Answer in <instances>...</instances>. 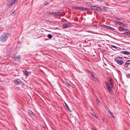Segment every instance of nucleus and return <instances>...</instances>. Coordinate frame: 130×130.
<instances>
[{"label": "nucleus", "instance_id": "49530a36", "mask_svg": "<svg viewBox=\"0 0 130 130\" xmlns=\"http://www.w3.org/2000/svg\"><path fill=\"white\" fill-rule=\"evenodd\" d=\"M57 34H59V35H60V34H59V33H57Z\"/></svg>", "mask_w": 130, "mask_h": 130}, {"label": "nucleus", "instance_id": "ddd939ff", "mask_svg": "<svg viewBox=\"0 0 130 130\" xmlns=\"http://www.w3.org/2000/svg\"><path fill=\"white\" fill-rule=\"evenodd\" d=\"M48 13L49 14L51 15H53L55 16V15H56L55 12H49Z\"/></svg>", "mask_w": 130, "mask_h": 130}, {"label": "nucleus", "instance_id": "79ce46f5", "mask_svg": "<svg viewBox=\"0 0 130 130\" xmlns=\"http://www.w3.org/2000/svg\"><path fill=\"white\" fill-rule=\"evenodd\" d=\"M20 83H21V84H22V85H24V83H23V82H22L21 81V82Z\"/></svg>", "mask_w": 130, "mask_h": 130}, {"label": "nucleus", "instance_id": "a18cd8bd", "mask_svg": "<svg viewBox=\"0 0 130 130\" xmlns=\"http://www.w3.org/2000/svg\"><path fill=\"white\" fill-rule=\"evenodd\" d=\"M93 130H96V129H95V128H93Z\"/></svg>", "mask_w": 130, "mask_h": 130}, {"label": "nucleus", "instance_id": "5701e85b", "mask_svg": "<svg viewBox=\"0 0 130 130\" xmlns=\"http://www.w3.org/2000/svg\"><path fill=\"white\" fill-rule=\"evenodd\" d=\"M96 100V101L97 102L98 104V105H100L101 104V103L99 101V99H97Z\"/></svg>", "mask_w": 130, "mask_h": 130}, {"label": "nucleus", "instance_id": "4468645a", "mask_svg": "<svg viewBox=\"0 0 130 130\" xmlns=\"http://www.w3.org/2000/svg\"><path fill=\"white\" fill-rule=\"evenodd\" d=\"M96 9V10L98 11H102V9L101 8L97 6Z\"/></svg>", "mask_w": 130, "mask_h": 130}, {"label": "nucleus", "instance_id": "7c9ffc66", "mask_svg": "<svg viewBox=\"0 0 130 130\" xmlns=\"http://www.w3.org/2000/svg\"><path fill=\"white\" fill-rule=\"evenodd\" d=\"M90 73H91V76L92 77H95L94 75L93 74V73L92 72H91Z\"/></svg>", "mask_w": 130, "mask_h": 130}, {"label": "nucleus", "instance_id": "72a5a7b5", "mask_svg": "<svg viewBox=\"0 0 130 130\" xmlns=\"http://www.w3.org/2000/svg\"><path fill=\"white\" fill-rule=\"evenodd\" d=\"M116 58L118 59H123L122 57H117Z\"/></svg>", "mask_w": 130, "mask_h": 130}, {"label": "nucleus", "instance_id": "6e6552de", "mask_svg": "<svg viewBox=\"0 0 130 130\" xmlns=\"http://www.w3.org/2000/svg\"><path fill=\"white\" fill-rule=\"evenodd\" d=\"M120 53L126 55H130V52L127 51H122L120 52Z\"/></svg>", "mask_w": 130, "mask_h": 130}, {"label": "nucleus", "instance_id": "bb28decb", "mask_svg": "<svg viewBox=\"0 0 130 130\" xmlns=\"http://www.w3.org/2000/svg\"><path fill=\"white\" fill-rule=\"evenodd\" d=\"M65 83H66V84L68 87H69L70 86V85L68 82H65Z\"/></svg>", "mask_w": 130, "mask_h": 130}, {"label": "nucleus", "instance_id": "393cba45", "mask_svg": "<svg viewBox=\"0 0 130 130\" xmlns=\"http://www.w3.org/2000/svg\"><path fill=\"white\" fill-rule=\"evenodd\" d=\"M126 77L128 78H130V74L129 73H127L126 74Z\"/></svg>", "mask_w": 130, "mask_h": 130}, {"label": "nucleus", "instance_id": "a211bd4d", "mask_svg": "<svg viewBox=\"0 0 130 130\" xmlns=\"http://www.w3.org/2000/svg\"><path fill=\"white\" fill-rule=\"evenodd\" d=\"M52 35L50 34H48L47 35V37L49 39H50L52 37Z\"/></svg>", "mask_w": 130, "mask_h": 130}, {"label": "nucleus", "instance_id": "9b49d317", "mask_svg": "<svg viewBox=\"0 0 130 130\" xmlns=\"http://www.w3.org/2000/svg\"><path fill=\"white\" fill-rule=\"evenodd\" d=\"M97 6H93L91 7V9L93 10H96Z\"/></svg>", "mask_w": 130, "mask_h": 130}, {"label": "nucleus", "instance_id": "423d86ee", "mask_svg": "<svg viewBox=\"0 0 130 130\" xmlns=\"http://www.w3.org/2000/svg\"><path fill=\"white\" fill-rule=\"evenodd\" d=\"M18 0H14L11 3H9L10 1H9V3L8 4V6H9V7H11L12 5L16 3L17 2Z\"/></svg>", "mask_w": 130, "mask_h": 130}, {"label": "nucleus", "instance_id": "39448f33", "mask_svg": "<svg viewBox=\"0 0 130 130\" xmlns=\"http://www.w3.org/2000/svg\"><path fill=\"white\" fill-rule=\"evenodd\" d=\"M21 58L20 55L14 56V59L15 61H18Z\"/></svg>", "mask_w": 130, "mask_h": 130}, {"label": "nucleus", "instance_id": "a878e982", "mask_svg": "<svg viewBox=\"0 0 130 130\" xmlns=\"http://www.w3.org/2000/svg\"><path fill=\"white\" fill-rule=\"evenodd\" d=\"M29 112L31 114V115H32L33 116H34V113H33V112H32V111L31 110H29Z\"/></svg>", "mask_w": 130, "mask_h": 130}, {"label": "nucleus", "instance_id": "de8ad7c7", "mask_svg": "<svg viewBox=\"0 0 130 130\" xmlns=\"http://www.w3.org/2000/svg\"><path fill=\"white\" fill-rule=\"evenodd\" d=\"M14 12H12V13H14Z\"/></svg>", "mask_w": 130, "mask_h": 130}, {"label": "nucleus", "instance_id": "c756f323", "mask_svg": "<svg viewBox=\"0 0 130 130\" xmlns=\"http://www.w3.org/2000/svg\"><path fill=\"white\" fill-rule=\"evenodd\" d=\"M127 34H128L129 35H130V31H128V32H125L124 33V34L125 35H127Z\"/></svg>", "mask_w": 130, "mask_h": 130}, {"label": "nucleus", "instance_id": "ea45409f", "mask_svg": "<svg viewBox=\"0 0 130 130\" xmlns=\"http://www.w3.org/2000/svg\"><path fill=\"white\" fill-rule=\"evenodd\" d=\"M96 1H99V2H103V0H96Z\"/></svg>", "mask_w": 130, "mask_h": 130}, {"label": "nucleus", "instance_id": "58836bf2", "mask_svg": "<svg viewBox=\"0 0 130 130\" xmlns=\"http://www.w3.org/2000/svg\"><path fill=\"white\" fill-rule=\"evenodd\" d=\"M97 26V24H94L92 25L93 27H96Z\"/></svg>", "mask_w": 130, "mask_h": 130}, {"label": "nucleus", "instance_id": "20e7f679", "mask_svg": "<svg viewBox=\"0 0 130 130\" xmlns=\"http://www.w3.org/2000/svg\"><path fill=\"white\" fill-rule=\"evenodd\" d=\"M14 83L16 85H19L21 82V80L18 78L15 79L14 80Z\"/></svg>", "mask_w": 130, "mask_h": 130}, {"label": "nucleus", "instance_id": "7ed1b4c3", "mask_svg": "<svg viewBox=\"0 0 130 130\" xmlns=\"http://www.w3.org/2000/svg\"><path fill=\"white\" fill-rule=\"evenodd\" d=\"M115 61H116L118 64L120 65H122L124 63V62L123 60L117 58H116L115 59Z\"/></svg>", "mask_w": 130, "mask_h": 130}, {"label": "nucleus", "instance_id": "09e8293b", "mask_svg": "<svg viewBox=\"0 0 130 130\" xmlns=\"http://www.w3.org/2000/svg\"><path fill=\"white\" fill-rule=\"evenodd\" d=\"M1 58V57H0V59Z\"/></svg>", "mask_w": 130, "mask_h": 130}, {"label": "nucleus", "instance_id": "cd10ccee", "mask_svg": "<svg viewBox=\"0 0 130 130\" xmlns=\"http://www.w3.org/2000/svg\"><path fill=\"white\" fill-rule=\"evenodd\" d=\"M111 47H113V48H114L115 49H117V47L115 45H112L111 46Z\"/></svg>", "mask_w": 130, "mask_h": 130}, {"label": "nucleus", "instance_id": "1a4fd4ad", "mask_svg": "<svg viewBox=\"0 0 130 130\" xmlns=\"http://www.w3.org/2000/svg\"><path fill=\"white\" fill-rule=\"evenodd\" d=\"M120 29H122V31H126L128 32L129 30L128 29H127L126 28H124L122 27H120L119 28V30H120Z\"/></svg>", "mask_w": 130, "mask_h": 130}, {"label": "nucleus", "instance_id": "6ab92c4d", "mask_svg": "<svg viewBox=\"0 0 130 130\" xmlns=\"http://www.w3.org/2000/svg\"><path fill=\"white\" fill-rule=\"evenodd\" d=\"M68 25L67 24H64L63 25L62 27L63 28H66L67 27H68Z\"/></svg>", "mask_w": 130, "mask_h": 130}, {"label": "nucleus", "instance_id": "b1692460", "mask_svg": "<svg viewBox=\"0 0 130 130\" xmlns=\"http://www.w3.org/2000/svg\"><path fill=\"white\" fill-rule=\"evenodd\" d=\"M124 66L125 67H128V65L127 64V62H126L125 63H124Z\"/></svg>", "mask_w": 130, "mask_h": 130}, {"label": "nucleus", "instance_id": "f03ea898", "mask_svg": "<svg viewBox=\"0 0 130 130\" xmlns=\"http://www.w3.org/2000/svg\"><path fill=\"white\" fill-rule=\"evenodd\" d=\"M101 27L103 29H110L112 30H114L115 29L112 27L109 26H107L104 25H101Z\"/></svg>", "mask_w": 130, "mask_h": 130}, {"label": "nucleus", "instance_id": "f704fd0d", "mask_svg": "<svg viewBox=\"0 0 130 130\" xmlns=\"http://www.w3.org/2000/svg\"><path fill=\"white\" fill-rule=\"evenodd\" d=\"M115 19L116 20H121V19L118 18H115Z\"/></svg>", "mask_w": 130, "mask_h": 130}, {"label": "nucleus", "instance_id": "c9c22d12", "mask_svg": "<svg viewBox=\"0 0 130 130\" xmlns=\"http://www.w3.org/2000/svg\"><path fill=\"white\" fill-rule=\"evenodd\" d=\"M105 83L106 84V85L108 87V86H109V85L108 83H107L106 82H105Z\"/></svg>", "mask_w": 130, "mask_h": 130}, {"label": "nucleus", "instance_id": "dca6fc26", "mask_svg": "<svg viewBox=\"0 0 130 130\" xmlns=\"http://www.w3.org/2000/svg\"><path fill=\"white\" fill-rule=\"evenodd\" d=\"M64 103L65 105V106L67 107L68 108V110L69 111H70V112H71V111L70 110V108H69V107H68V105H67V104H66V103L65 102H64Z\"/></svg>", "mask_w": 130, "mask_h": 130}, {"label": "nucleus", "instance_id": "a19ab883", "mask_svg": "<svg viewBox=\"0 0 130 130\" xmlns=\"http://www.w3.org/2000/svg\"><path fill=\"white\" fill-rule=\"evenodd\" d=\"M94 116L96 118H98V117L97 116H96V114H95V115H94Z\"/></svg>", "mask_w": 130, "mask_h": 130}, {"label": "nucleus", "instance_id": "aec40b11", "mask_svg": "<svg viewBox=\"0 0 130 130\" xmlns=\"http://www.w3.org/2000/svg\"><path fill=\"white\" fill-rule=\"evenodd\" d=\"M109 81L110 82V85H113V82L112 81V80L111 78H110Z\"/></svg>", "mask_w": 130, "mask_h": 130}, {"label": "nucleus", "instance_id": "c03bdc74", "mask_svg": "<svg viewBox=\"0 0 130 130\" xmlns=\"http://www.w3.org/2000/svg\"><path fill=\"white\" fill-rule=\"evenodd\" d=\"M112 115V117L113 118H114L115 117L114 115Z\"/></svg>", "mask_w": 130, "mask_h": 130}, {"label": "nucleus", "instance_id": "4be33fe9", "mask_svg": "<svg viewBox=\"0 0 130 130\" xmlns=\"http://www.w3.org/2000/svg\"><path fill=\"white\" fill-rule=\"evenodd\" d=\"M113 85H110V84L109 85L108 87H108H109L110 89H111L113 88Z\"/></svg>", "mask_w": 130, "mask_h": 130}, {"label": "nucleus", "instance_id": "473e14b6", "mask_svg": "<svg viewBox=\"0 0 130 130\" xmlns=\"http://www.w3.org/2000/svg\"><path fill=\"white\" fill-rule=\"evenodd\" d=\"M108 113L110 115H112V113L110 110L108 111Z\"/></svg>", "mask_w": 130, "mask_h": 130}, {"label": "nucleus", "instance_id": "9d476101", "mask_svg": "<svg viewBox=\"0 0 130 130\" xmlns=\"http://www.w3.org/2000/svg\"><path fill=\"white\" fill-rule=\"evenodd\" d=\"M117 23H118V24L123 26L125 27V24H124L123 23L121 22H117Z\"/></svg>", "mask_w": 130, "mask_h": 130}, {"label": "nucleus", "instance_id": "f8f14e48", "mask_svg": "<svg viewBox=\"0 0 130 130\" xmlns=\"http://www.w3.org/2000/svg\"><path fill=\"white\" fill-rule=\"evenodd\" d=\"M108 91L109 93L111 94H113V91L111 89H110L109 87H108Z\"/></svg>", "mask_w": 130, "mask_h": 130}, {"label": "nucleus", "instance_id": "f257e3e1", "mask_svg": "<svg viewBox=\"0 0 130 130\" xmlns=\"http://www.w3.org/2000/svg\"><path fill=\"white\" fill-rule=\"evenodd\" d=\"M9 35L7 34L4 33L0 38V41L4 42L9 37Z\"/></svg>", "mask_w": 130, "mask_h": 130}, {"label": "nucleus", "instance_id": "0eeeda50", "mask_svg": "<svg viewBox=\"0 0 130 130\" xmlns=\"http://www.w3.org/2000/svg\"><path fill=\"white\" fill-rule=\"evenodd\" d=\"M79 10L80 11H88L89 10V9L87 8L81 7H79Z\"/></svg>", "mask_w": 130, "mask_h": 130}, {"label": "nucleus", "instance_id": "4c0bfd02", "mask_svg": "<svg viewBox=\"0 0 130 130\" xmlns=\"http://www.w3.org/2000/svg\"><path fill=\"white\" fill-rule=\"evenodd\" d=\"M49 3L48 2H47L46 3H45L44 4V5H49Z\"/></svg>", "mask_w": 130, "mask_h": 130}, {"label": "nucleus", "instance_id": "37998d69", "mask_svg": "<svg viewBox=\"0 0 130 130\" xmlns=\"http://www.w3.org/2000/svg\"><path fill=\"white\" fill-rule=\"evenodd\" d=\"M68 24H71V23L70 22H68Z\"/></svg>", "mask_w": 130, "mask_h": 130}, {"label": "nucleus", "instance_id": "c85d7f7f", "mask_svg": "<svg viewBox=\"0 0 130 130\" xmlns=\"http://www.w3.org/2000/svg\"><path fill=\"white\" fill-rule=\"evenodd\" d=\"M74 9L76 10H79V7H74Z\"/></svg>", "mask_w": 130, "mask_h": 130}, {"label": "nucleus", "instance_id": "f3484780", "mask_svg": "<svg viewBox=\"0 0 130 130\" xmlns=\"http://www.w3.org/2000/svg\"><path fill=\"white\" fill-rule=\"evenodd\" d=\"M25 72H24V75L26 76H28V71H27L26 70H25Z\"/></svg>", "mask_w": 130, "mask_h": 130}, {"label": "nucleus", "instance_id": "412c9836", "mask_svg": "<svg viewBox=\"0 0 130 130\" xmlns=\"http://www.w3.org/2000/svg\"><path fill=\"white\" fill-rule=\"evenodd\" d=\"M103 8L104 10H105V11H107L108 10V7L106 6H103Z\"/></svg>", "mask_w": 130, "mask_h": 130}, {"label": "nucleus", "instance_id": "e433bc0d", "mask_svg": "<svg viewBox=\"0 0 130 130\" xmlns=\"http://www.w3.org/2000/svg\"><path fill=\"white\" fill-rule=\"evenodd\" d=\"M91 113L93 116H94V115H95V113L93 111H92V112Z\"/></svg>", "mask_w": 130, "mask_h": 130}, {"label": "nucleus", "instance_id": "2eb2a0df", "mask_svg": "<svg viewBox=\"0 0 130 130\" xmlns=\"http://www.w3.org/2000/svg\"><path fill=\"white\" fill-rule=\"evenodd\" d=\"M61 12H55V14L56 15H55V16H60L61 15Z\"/></svg>", "mask_w": 130, "mask_h": 130}, {"label": "nucleus", "instance_id": "2f4dec72", "mask_svg": "<svg viewBox=\"0 0 130 130\" xmlns=\"http://www.w3.org/2000/svg\"><path fill=\"white\" fill-rule=\"evenodd\" d=\"M126 62H127L128 64H130V60H128Z\"/></svg>", "mask_w": 130, "mask_h": 130}]
</instances>
